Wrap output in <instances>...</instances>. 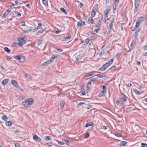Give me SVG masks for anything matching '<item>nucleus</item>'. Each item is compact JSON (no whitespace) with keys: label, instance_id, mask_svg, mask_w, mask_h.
I'll return each instance as SVG.
<instances>
[{"label":"nucleus","instance_id":"obj_1","mask_svg":"<svg viewBox=\"0 0 147 147\" xmlns=\"http://www.w3.org/2000/svg\"><path fill=\"white\" fill-rule=\"evenodd\" d=\"M114 61L113 59H112L108 62L104 64L101 67L98 69V71H103L106 70L112 64Z\"/></svg>","mask_w":147,"mask_h":147},{"label":"nucleus","instance_id":"obj_2","mask_svg":"<svg viewBox=\"0 0 147 147\" xmlns=\"http://www.w3.org/2000/svg\"><path fill=\"white\" fill-rule=\"evenodd\" d=\"M33 102V99L28 98L23 101L22 102V105L24 107L28 108L32 104V102Z\"/></svg>","mask_w":147,"mask_h":147},{"label":"nucleus","instance_id":"obj_3","mask_svg":"<svg viewBox=\"0 0 147 147\" xmlns=\"http://www.w3.org/2000/svg\"><path fill=\"white\" fill-rule=\"evenodd\" d=\"M18 42H14L13 43L12 45L13 46H17L18 45L20 46H22L25 44L26 42L24 39L21 37L18 38Z\"/></svg>","mask_w":147,"mask_h":147},{"label":"nucleus","instance_id":"obj_4","mask_svg":"<svg viewBox=\"0 0 147 147\" xmlns=\"http://www.w3.org/2000/svg\"><path fill=\"white\" fill-rule=\"evenodd\" d=\"M128 97L125 95H123L120 99H118L116 101V103L120 105H122L124 102H125L127 100Z\"/></svg>","mask_w":147,"mask_h":147},{"label":"nucleus","instance_id":"obj_5","mask_svg":"<svg viewBox=\"0 0 147 147\" xmlns=\"http://www.w3.org/2000/svg\"><path fill=\"white\" fill-rule=\"evenodd\" d=\"M55 58V55H53L50 58V60H48L46 61L45 62L42 64V66H46L47 65L51 63L54 61V59Z\"/></svg>","mask_w":147,"mask_h":147},{"label":"nucleus","instance_id":"obj_6","mask_svg":"<svg viewBox=\"0 0 147 147\" xmlns=\"http://www.w3.org/2000/svg\"><path fill=\"white\" fill-rule=\"evenodd\" d=\"M140 0H135V9L134 13H135L137 11L139 5L140 4Z\"/></svg>","mask_w":147,"mask_h":147},{"label":"nucleus","instance_id":"obj_7","mask_svg":"<svg viewBox=\"0 0 147 147\" xmlns=\"http://www.w3.org/2000/svg\"><path fill=\"white\" fill-rule=\"evenodd\" d=\"M146 17V16L145 15H144L142 16H141L137 19L136 22L139 23L140 25V24L144 19Z\"/></svg>","mask_w":147,"mask_h":147},{"label":"nucleus","instance_id":"obj_8","mask_svg":"<svg viewBox=\"0 0 147 147\" xmlns=\"http://www.w3.org/2000/svg\"><path fill=\"white\" fill-rule=\"evenodd\" d=\"M119 0H115L114 4L115 5V7L114 8L113 7V12L115 13V10L116 9V8L118 5V3L119 2Z\"/></svg>","mask_w":147,"mask_h":147},{"label":"nucleus","instance_id":"obj_9","mask_svg":"<svg viewBox=\"0 0 147 147\" xmlns=\"http://www.w3.org/2000/svg\"><path fill=\"white\" fill-rule=\"evenodd\" d=\"M103 19V17H102L97 22L96 27L97 28L100 29V26L101 25V22Z\"/></svg>","mask_w":147,"mask_h":147},{"label":"nucleus","instance_id":"obj_10","mask_svg":"<svg viewBox=\"0 0 147 147\" xmlns=\"http://www.w3.org/2000/svg\"><path fill=\"white\" fill-rule=\"evenodd\" d=\"M115 21V19L114 18H112L108 26V28L110 29H112L113 28V26Z\"/></svg>","mask_w":147,"mask_h":147},{"label":"nucleus","instance_id":"obj_11","mask_svg":"<svg viewBox=\"0 0 147 147\" xmlns=\"http://www.w3.org/2000/svg\"><path fill=\"white\" fill-rule=\"evenodd\" d=\"M136 44V42L135 40H133L131 42L130 45V48L129 51L130 52L132 51L134 48V47Z\"/></svg>","mask_w":147,"mask_h":147},{"label":"nucleus","instance_id":"obj_12","mask_svg":"<svg viewBox=\"0 0 147 147\" xmlns=\"http://www.w3.org/2000/svg\"><path fill=\"white\" fill-rule=\"evenodd\" d=\"M139 24L138 22H136V25L131 30L132 31H134L138 28V27H139Z\"/></svg>","mask_w":147,"mask_h":147},{"label":"nucleus","instance_id":"obj_13","mask_svg":"<svg viewBox=\"0 0 147 147\" xmlns=\"http://www.w3.org/2000/svg\"><path fill=\"white\" fill-rule=\"evenodd\" d=\"M33 140L35 141L40 142L41 140L39 138H38L37 135L35 134L33 136Z\"/></svg>","mask_w":147,"mask_h":147},{"label":"nucleus","instance_id":"obj_14","mask_svg":"<svg viewBox=\"0 0 147 147\" xmlns=\"http://www.w3.org/2000/svg\"><path fill=\"white\" fill-rule=\"evenodd\" d=\"M133 91L137 95H140L144 92V91L140 92L138 91L137 89H134L133 90Z\"/></svg>","mask_w":147,"mask_h":147},{"label":"nucleus","instance_id":"obj_15","mask_svg":"<svg viewBox=\"0 0 147 147\" xmlns=\"http://www.w3.org/2000/svg\"><path fill=\"white\" fill-rule=\"evenodd\" d=\"M65 104V102L64 101H61L60 102V105L61 109H63L64 108V105Z\"/></svg>","mask_w":147,"mask_h":147},{"label":"nucleus","instance_id":"obj_16","mask_svg":"<svg viewBox=\"0 0 147 147\" xmlns=\"http://www.w3.org/2000/svg\"><path fill=\"white\" fill-rule=\"evenodd\" d=\"M94 125V123L93 122H89L86 123L85 125V127H88V126H93Z\"/></svg>","mask_w":147,"mask_h":147},{"label":"nucleus","instance_id":"obj_17","mask_svg":"<svg viewBox=\"0 0 147 147\" xmlns=\"http://www.w3.org/2000/svg\"><path fill=\"white\" fill-rule=\"evenodd\" d=\"M90 79L88 82V84H91V82L94 81V76H92L90 78Z\"/></svg>","mask_w":147,"mask_h":147},{"label":"nucleus","instance_id":"obj_18","mask_svg":"<svg viewBox=\"0 0 147 147\" xmlns=\"http://www.w3.org/2000/svg\"><path fill=\"white\" fill-rule=\"evenodd\" d=\"M11 82L12 84H13L15 87H17L18 85L17 83L14 80H12L11 81Z\"/></svg>","mask_w":147,"mask_h":147},{"label":"nucleus","instance_id":"obj_19","mask_svg":"<svg viewBox=\"0 0 147 147\" xmlns=\"http://www.w3.org/2000/svg\"><path fill=\"white\" fill-rule=\"evenodd\" d=\"M85 23V22L82 21H79L78 22L77 24V26H80L84 24Z\"/></svg>","mask_w":147,"mask_h":147},{"label":"nucleus","instance_id":"obj_20","mask_svg":"<svg viewBox=\"0 0 147 147\" xmlns=\"http://www.w3.org/2000/svg\"><path fill=\"white\" fill-rule=\"evenodd\" d=\"M88 21L92 24H94V22L93 20L92 17H90L88 18Z\"/></svg>","mask_w":147,"mask_h":147},{"label":"nucleus","instance_id":"obj_21","mask_svg":"<svg viewBox=\"0 0 147 147\" xmlns=\"http://www.w3.org/2000/svg\"><path fill=\"white\" fill-rule=\"evenodd\" d=\"M25 57L21 55V58L20 59V61L21 62H23L25 61Z\"/></svg>","mask_w":147,"mask_h":147},{"label":"nucleus","instance_id":"obj_22","mask_svg":"<svg viewBox=\"0 0 147 147\" xmlns=\"http://www.w3.org/2000/svg\"><path fill=\"white\" fill-rule=\"evenodd\" d=\"M9 80L8 79H6L3 80L2 82L3 84H6L9 82Z\"/></svg>","mask_w":147,"mask_h":147},{"label":"nucleus","instance_id":"obj_23","mask_svg":"<svg viewBox=\"0 0 147 147\" xmlns=\"http://www.w3.org/2000/svg\"><path fill=\"white\" fill-rule=\"evenodd\" d=\"M102 92L105 93L107 91V87L105 85H103L102 86Z\"/></svg>","mask_w":147,"mask_h":147},{"label":"nucleus","instance_id":"obj_24","mask_svg":"<svg viewBox=\"0 0 147 147\" xmlns=\"http://www.w3.org/2000/svg\"><path fill=\"white\" fill-rule=\"evenodd\" d=\"M94 72H90L88 74H87L86 75H85L84 76V77H89L91 76H92L94 74Z\"/></svg>","mask_w":147,"mask_h":147},{"label":"nucleus","instance_id":"obj_25","mask_svg":"<svg viewBox=\"0 0 147 147\" xmlns=\"http://www.w3.org/2000/svg\"><path fill=\"white\" fill-rule=\"evenodd\" d=\"M3 120L4 121H7L8 119V118L7 117L6 115H3L1 117Z\"/></svg>","mask_w":147,"mask_h":147},{"label":"nucleus","instance_id":"obj_26","mask_svg":"<svg viewBox=\"0 0 147 147\" xmlns=\"http://www.w3.org/2000/svg\"><path fill=\"white\" fill-rule=\"evenodd\" d=\"M60 10L63 11L65 14L66 15L67 14V11L65 10L64 8L63 7H62L60 8Z\"/></svg>","mask_w":147,"mask_h":147},{"label":"nucleus","instance_id":"obj_27","mask_svg":"<svg viewBox=\"0 0 147 147\" xmlns=\"http://www.w3.org/2000/svg\"><path fill=\"white\" fill-rule=\"evenodd\" d=\"M4 49L5 51L7 52V53H9L10 52V50L8 48L5 47L4 48Z\"/></svg>","mask_w":147,"mask_h":147},{"label":"nucleus","instance_id":"obj_28","mask_svg":"<svg viewBox=\"0 0 147 147\" xmlns=\"http://www.w3.org/2000/svg\"><path fill=\"white\" fill-rule=\"evenodd\" d=\"M15 59L17 60L20 61V59L21 58V55H18V56H16L14 57Z\"/></svg>","mask_w":147,"mask_h":147},{"label":"nucleus","instance_id":"obj_29","mask_svg":"<svg viewBox=\"0 0 147 147\" xmlns=\"http://www.w3.org/2000/svg\"><path fill=\"white\" fill-rule=\"evenodd\" d=\"M127 143V142L126 141H123L121 142L120 143V145L122 146H125L126 144Z\"/></svg>","mask_w":147,"mask_h":147},{"label":"nucleus","instance_id":"obj_30","mask_svg":"<svg viewBox=\"0 0 147 147\" xmlns=\"http://www.w3.org/2000/svg\"><path fill=\"white\" fill-rule=\"evenodd\" d=\"M64 141L66 143V144L68 146H70V143L69 141L66 139H65L64 140Z\"/></svg>","mask_w":147,"mask_h":147},{"label":"nucleus","instance_id":"obj_31","mask_svg":"<svg viewBox=\"0 0 147 147\" xmlns=\"http://www.w3.org/2000/svg\"><path fill=\"white\" fill-rule=\"evenodd\" d=\"M5 124L7 126H10L11 125V122L9 121H7L5 122Z\"/></svg>","mask_w":147,"mask_h":147},{"label":"nucleus","instance_id":"obj_32","mask_svg":"<svg viewBox=\"0 0 147 147\" xmlns=\"http://www.w3.org/2000/svg\"><path fill=\"white\" fill-rule=\"evenodd\" d=\"M8 11H5L3 14L2 17L5 18L7 15L8 14Z\"/></svg>","mask_w":147,"mask_h":147},{"label":"nucleus","instance_id":"obj_33","mask_svg":"<svg viewBox=\"0 0 147 147\" xmlns=\"http://www.w3.org/2000/svg\"><path fill=\"white\" fill-rule=\"evenodd\" d=\"M98 5L97 4H96L94 6L92 9H93V10H95L97 11L98 9Z\"/></svg>","mask_w":147,"mask_h":147},{"label":"nucleus","instance_id":"obj_34","mask_svg":"<svg viewBox=\"0 0 147 147\" xmlns=\"http://www.w3.org/2000/svg\"><path fill=\"white\" fill-rule=\"evenodd\" d=\"M51 139V136H48L45 138V141H48L50 140Z\"/></svg>","mask_w":147,"mask_h":147},{"label":"nucleus","instance_id":"obj_35","mask_svg":"<svg viewBox=\"0 0 147 147\" xmlns=\"http://www.w3.org/2000/svg\"><path fill=\"white\" fill-rule=\"evenodd\" d=\"M110 9H107L104 12L105 14H108L110 10Z\"/></svg>","mask_w":147,"mask_h":147},{"label":"nucleus","instance_id":"obj_36","mask_svg":"<svg viewBox=\"0 0 147 147\" xmlns=\"http://www.w3.org/2000/svg\"><path fill=\"white\" fill-rule=\"evenodd\" d=\"M80 90L82 92H85V90L84 89V87L83 86H80Z\"/></svg>","mask_w":147,"mask_h":147},{"label":"nucleus","instance_id":"obj_37","mask_svg":"<svg viewBox=\"0 0 147 147\" xmlns=\"http://www.w3.org/2000/svg\"><path fill=\"white\" fill-rule=\"evenodd\" d=\"M42 27V24L41 23H39L38 24V26L37 28L38 29H39L41 28Z\"/></svg>","mask_w":147,"mask_h":147},{"label":"nucleus","instance_id":"obj_38","mask_svg":"<svg viewBox=\"0 0 147 147\" xmlns=\"http://www.w3.org/2000/svg\"><path fill=\"white\" fill-rule=\"evenodd\" d=\"M25 77L26 78L30 79L32 78V77L29 75L28 74H26L25 75Z\"/></svg>","mask_w":147,"mask_h":147},{"label":"nucleus","instance_id":"obj_39","mask_svg":"<svg viewBox=\"0 0 147 147\" xmlns=\"http://www.w3.org/2000/svg\"><path fill=\"white\" fill-rule=\"evenodd\" d=\"M116 68V66H113L111 68H110L109 69V70L112 71V70H114Z\"/></svg>","mask_w":147,"mask_h":147},{"label":"nucleus","instance_id":"obj_40","mask_svg":"<svg viewBox=\"0 0 147 147\" xmlns=\"http://www.w3.org/2000/svg\"><path fill=\"white\" fill-rule=\"evenodd\" d=\"M141 144L142 146L141 147H147V144L142 143Z\"/></svg>","mask_w":147,"mask_h":147},{"label":"nucleus","instance_id":"obj_41","mask_svg":"<svg viewBox=\"0 0 147 147\" xmlns=\"http://www.w3.org/2000/svg\"><path fill=\"white\" fill-rule=\"evenodd\" d=\"M89 136V134L88 132L86 133V134L84 136V137L85 138H88Z\"/></svg>","mask_w":147,"mask_h":147},{"label":"nucleus","instance_id":"obj_42","mask_svg":"<svg viewBox=\"0 0 147 147\" xmlns=\"http://www.w3.org/2000/svg\"><path fill=\"white\" fill-rule=\"evenodd\" d=\"M84 104H85L84 102H80L77 105V106L78 107H79L80 106Z\"/></svg>","mask_w":147,"mask_h":147},{"label":"nucleus","instance_id":"obj_43","mask_svg":"<svg viewBox=\"0 0 147 147\" xmlns=\"http://www.w3.org/2000/svg\"><path fill=\"white\" fill-rule=\"evenodd\" d=\"M104 93L101 92L98 95L99 97H100L103 96L105 94Z\"/></svg>","mask_w":147,"mask_h":147},{"label":"nucleus","instance_id":"obj_44","mask_svg":"<svg viewBox=\"0 0 147 147\" xmlns=\"http://www.w3.org/2000/svg\"><path fill=\"white\" fill-rule=\"evenodd\" d=\"M89 42V40L88 38L85 39V43H86V44H87Z\"/></svg>","mask_w":147,"mask_h":147},{"label":"nucleus","instance_id":"obj_45","mask_svg":"<svg viewBox=\"0 0 147 147\" xmlns=\"http://www.w3.org/2000/svg\"><path fill=\"white\" fill-rule=\"evenodd\" d=\"M15 13L16 14L18 15V16H20L21 15V13H20L18 11H15Z\"/></svg>","mask_w":147,"mask_h":147},{"label":"nucleus","instance_id":"obj_46","mask_svg":"<svg viewBox=\"0 0 147 147\" xmlns=\"http://www.w3.org/2000/svg\"><path fill=\"white\" fill-rule=\"evenodd\" d=\"M131 110V108L130 107H128L126 109V111L128 112L130 111Z\"/></svg>","mask_w":147,"mask_h":147},{"label":"nucleus","instance_id":"obj_47","mask_svg":"<svg viewBox=\"0 0 147 147\" xmlns=\"http://www.w3.org/2000/svg\"><path fill=\"white\" fill-rule=\"evenodd\" d=\"M57 29V30L56 31V34H58L61 31V30H59L58 28Z\"/></svg>","mask_w":147,"mask_h":147},{"label":"nucleus","instance_id":"obj_48","mask_svg":"<svg viewBox=\"0 0 147 147\" xmlns=\"http://www.w3.org/2000/svg\"><path fill=\"white\" fill-rule=\"evenodd\" d=\"M92 107L91 105H90V104H89L88 105V106L86 107V108L87 109H90Z\"/></svg>","mask_w":147,"mask_h":147},{"label":"nucleus","instance_id":"obj_49","mask_svg":"<svg viewBox=\"0 0 147 147\" xmlns=\"http://www.w3.org/2000/svg\"><path fill=\"white\" fill-rule=\"evenodd\" d=\"M100 28H97V29H95L94 30V32H95L96 33H97L99 31V30H100Z\"/></svg>","mask_w":147,"mask_h":147},{"label":"nucleus","instance_id":"obj_50","mask_svg":"<svg viewBox=\"0 0 147 147\" xmlns=\"http://www.w3.org/2000/svg\"><path fill=\"white\" fill-rule=\"evenodd\" d=\"M57 51L59 52H62L63 51V50L61 49H60L59 48L57 49Z\"/></svg>","mask_w":147,"mask_h":147},{"label":"nucleus","instance_id":"obj_51","mask_svg":"<svg viewBox=\"0 0 147 147\" xmlns=\"http://www.w3.org/2000/svg\"><path fill=\"white\" fill-rule=\"evenodd\" d=\"M57 141V142L60 145H63L64 144V143L63 142H62L61 141Z\"/></svg>","mask_w":147,"mask_h":147},{"label":"nucleus","instance_id":"obj_52","mask_svg":"<svg viewBox=\"0 0 147 147\" xmlns=\"http://www.w3.org/2000/svg\"><path fill=\"white\" fill-rule=\"evenodd\" d=\"M45 30V29H42V30H40V31L38 32V33L40 34L41 33H42L43 32H44Z\"/></svg>","mask_w":147,"mask_h":147},{"label":"nucleus","instance_id":"obj_53","mask_svg":"<svg viewBox=\"0 0 147 147\" xmlns=\"http://www.w3.org/2000/svg\"><path fill=\"white\" fill-rule=\"evenodd\" d=\"M20 23L22 26H25V23L24 21L21 22Z\"/></svg>","mask_w":147,"mask_h":147},{"label":"nucleus","instance_id":"obj_54","mask_svg":"<svg viewBox=\"0 0 147 147\" xmlns=\"http://www.w3.org/2000/svg\"><path fill=\"white\" fill-rule=\"evenodd\" d=\"M42 2H43V4L45 5V6H46L47 5V2L45 0L44 1H42Z\"/></svg>","mask_w":147,"mask_h":147},{"label":"nucleus","instance_id":"obj_55","mask_svg":"<svg viewBox=\"0 0 147 147\" xmlns=\"http://www.w3.org/2000/svg\"><path fill=\"white\" fill-rule=\"evenodd\" d=\"M15 147H20V145L19 144L16 143L15 144Z\"/></svg>","mask_w":147,"mask_h":147},{"label":"nucleus","instance_id":"obj_56","mask_svg":"<svg viewBox=\"0 0 147 147\" xmlns=\"http://www.w3.org/2000/svg\"><path fill=\"white\" fill-rule=\"evenodd\" d=\"M99 78H103L104 79H106V77L105 76H99Z\"/></svg>","mask_w":147,"mask_h":147},{"label":"nucleus","instance_id":"obj_57","mask_svg":"<svg viewBox=\"0 0 147 147\" xmlns=\"http://www.w3.org/2000/svg\"><path fill=\"white\" fill-rule=\"evenodd\" d=\"M111 32V30H109L108 32L107 33V35L108 36H109V35H110Z\"/></svg>","mask_w":147,"mask_h":147},{"label":"nucleus","instance_id":"obj_58","mask_svg":"<svg viewBox=\"0 0 147 147\" xmlns=\"http://www.w3.org/2000/svg\"><path fill=\"white\" fill-rule=\"evenodd\" d=\"M42 42V40H40V41L38 42H37V44L38 45H39Z\"/></svg>","mask_w":147,"mask_h":147},{"label":"nucleus","instance_id":"obj_59","mask_svg":"<svg viewBox=\"0 0 147 147\" xmlns=\"http://www.w3.org/2000/svg\"><path fill=\"white\" fill-rule=\"evenodd\" d=\"M79 6L80 7L82 8L83 6V4L82 3H80Z\"/></svg>","mask_w":147,"mask_h":147},{"label":"nucleus","instance_id":"obj_60","mask_svg":"<svg viewBox=\"0 0 147 147\" xmlns=\"http://www.w3.org/2000/svg\"><path fill=\"white\" fill-rule=\"evenodd\" d=\"M49 146H51L53 144L51 142H49L48 143H47Z\"/></svg>","mask_w":147,"mask_h":147},{"label":"nucleus","instance_id":"obj_61","mask_svg":"<svg viewBox=\"0 0 147 147\" xmlns=\"http://www.w3.org/2000/svg\"><path fill=\"white\" fill-rule=\"evenodd\" d=\"M86 94V93H85V92H82L80 94V96L81 95H85Z\"/></svg>","mask_w":147,"mask_h":147},{"label":"nucleus","instance_id":"obj_62","mask_svg":"<svg viewBox=\"0 0 147 147\" xmlns=\"http://www.w3.org/2000/svg\"><path fill=\"white\" fill-rule=\"evenodd\" d=\"M102 128L104 130H105L107 129V128L106 126H103Z\"/></svg>","mask_w":147,"mask_h":147},{"label":"nucleus","instance_id":"obj_63","mask_svg":"<svg viewBox=\"0 0 147 147\" xmlns=\"http://www.w3.org/2000/svg\"><path fill=\"white\" fill-rule=\"evenodd\" d=\"M26 6L27 7H28V8H30V5L29 4H27L26 5Z\"/></svg>","mask_w":147,"mask_h":147},{"label":"nucleus","instance_id":"obj_64","mask_svg":"<svg viewBox=\"0 0 147 147\" xmlns=\"http://www.w3.org/2000/svg\"><path fill=\"white\" fill-rule=\"evenodd\" d=\"M132 84L131 83H129L127 84V86L128 87H130L132 86Z\"/></svg>","mask_w":147,"mask_h":147}]
</instances>
